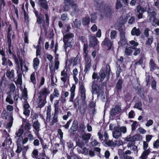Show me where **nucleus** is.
I'll list each match as a JSON object with an SVG mask.
<instances>
[{
    "mask_svg": "<svg viewBox=\"0 0 159 159\" xmlns=\"http://www.w3.org/2000/svg\"><path fill=\"white\" fill-rule=\"evenodd\" d=\"M58 121L57 115L54 114V116L52 118V120L51 122V125L53 124L57 123Z\"/></svg>",
    "mask_w": 159,
    "mask_h": 159,
    "instance_id": "4c0bfd02",
    "label": "nucleus"
},
{
    "mask_svg": "<svg viewBox=\"0 0 159 159\" xmlns=\"http://www.w3.org/2000/svg\"><path fill=\"white\" fill-rule=\"evenodd\" d=\"M122 81L121 79H119L116 84V88L118 89H120L122 87Z\"/></svg>",
    "mask_w": 159,
    "mask_h": 159,
    "instance_id": "79ce46f5",
    "label": "nucleus"
},
{
    "mask_svg": "<svg viewBox=\"0 0 159 159\" xmlns=\"http://www.w3.org/2000/svg\"><path fill=\"white\" fill-rule=\"evenodd\" d=\"M71 115V113L70 111H68L67 115H65L63 116V119L64 120H66Z\"/></svg>",
    "mask_w": 159,
    "mask_h": 159,
    "instance_id": "bf43d9fd",
    "label": "nucleus"
},
{
    "mask_svg": "<svg viewBox=\"0 0 159 159\" xmlns=\"http://www.w3.org/2000/svg\"><path fill=\"white\" fill-rule=\"evenodd\" d=\"M153 146L154 148H157L159 146V139H157L154 143Z\"/></svg>",
    "mask_w": 159,
    "mask_h": 159,
    "instance_id": "0e129e2a",
    "label": "nucleus"
},
{
    "mask_svg": "<svg viewBox=\"0 0 159 159\" xmlns=\"http://www.w3.org/2000/svg\"><path fill=\"white\" fill-rule=\"evenodd\" d=\"M113 137L115 139H118L121 135V133L118 129V128L112 132Z\"/></svg>",
    "mask_w": 159,
    "mask_h": 159,
    "instance_id": "5701e85b",
    "label": "nucleus"
},
{
    "mask_svg": "<svg viewBox=\"0 0 159 159\" xmlns=\"http://www.w3.org/2000/svg\"><path fill=\"white\" fill-rule=\"evenodd\" d=\"M123 2H124L125 4L128 3V2L127 3H125V0H124L123 1H122V0H117L116 4V8L117 9L120 8L122 7L121 3Z\"/></svg>",
    "mask_w": 159,
    "mask_h": 159,
    "instance_id": "cd10ccee",
    "label": "nucleus"
},
{
    "mask_svg": "<svg viewBox=\"0 0 159 159\" xmlns=\"http://www.w3.org/2000/svg\"><path fill=\"white\" fill-rule=\"evenodd\" d=\"M7 59L5 57H2V64L3 66H6L7 65Z\"/></svg>",
    "mask_w": 159,
    "mask_h": 159,
    "instance_id": "8fccbe9b",
    "label": "nucleus"
},
{
    "mask_svg": "<svg viewBox=\"0 0 159 159\" xmlns=\"http://www.w3.org/2000/svg\"><path fill=\"white\" fill-rule=\"evenodd\" d=\"M138 130L140 134H143L146 133V130L142 127L139 128Z\"/></svg>",
    "mask_w": 159,
    "mask_h": 159,
    "instance_id": "774afa93",
    "label": "nucleus"
},
{
    "mask_svg": "<svg viewBox=\"0 0 159 159\" xmlns=\"http://www.w3.org/2000/svg\"><path fill=\"white\" fill-rule=\"evenodd\" d=\"M64 3L65 4L64 7V11H68L69 10V8L68 6H70L74 11L71 12L70 15L74 16L77 14V12L79 11V9L77 7V5L74 2L71 1L70 0H64Z\"/></svg>",
    "mask_w": 159,
    "mask_h": 159,
    "instance_id": "7ed1b4c3",
    "label": "nucleus"
},
{
    "mask_svg": "<svg viewBox=\"0 0 159 159\" xmlns=\"http://www.w3.org/2000/svg\"><path fill=\"white\" fill-rule=\"evenodd\" d=\"M81 22L80 21L76 19L74 22V24H72L73 26L75 27L76 28H79L81 25Z\"/></svg>",
    "mask_w": 159,
    "mask_h": 159,
    "instance_id": "58836bf2",
    "label": "nucleus"
},
{
    "mask_svg": "<svg viewBox=\"0 0 159 159\" xmlns=\"http://www.w3.org/2000/svg\"><path fill=\"white\" fill-rule=\"evenodd\" d=\"M50 93V92L48 89L46 88H44L40 91L37 100V102L39 107H42L46 103V97Z\"/></svg>",
    "mask_w": 159,
    "mask_h": 159,
    "instance_id": "f03ea898",
    "label": "nucleus"
},
{
    "mask_svg": "<svg viewBox=\"0 0 159 159\" xmlns=\"http://www.w3.org/2000/svg\"><path fill=\"white\" fill-rule=\"evenodd\" d=\"M47 107L46 120L45 122L46 125H47L48 123L50 122L51 117V111L52 110L50 105L48 106Z\"/></svg>",
    "mask_w": 159,
    "mask_h": 159,
    "instance_id": "f8f14e48",
    "label": "nucleus"
},
{
    "mask_svg": "<svg viewBox=\"0 0 159 159\" xmlns=\"http://www.w3.org/2000/svg\"><path fill=\"white\" fill-rule=\"evenodd\" d=\"M98 41L95 36H91L89 39V46L90 47H93L96 45L98 43Z\"/></svg>",
    "mask_w": 159,
    "mask_h": 159,
    "instance_id": "a211bd4d",
    "label": "nucleus"
},
{
    "mask_svg": "<svg viewBox=\"0 0 159 159\" xmlns=\"http://www.w3.org/2000/svg\"><path fill=\"white\" fill-rule=\"evenodd\" d=\"M104 45L107 46L108 48V49H110L112 45V43L110 40L107 38H105L104 40Z\"/></svg>",
    "mask_w": 159,
    "mask_h": 159,
    "instance_id": "c85d7f7f",
    "label": "nucleus"
},
{
    "mask_svg": "<svg viewBox=\"0 0 159 159\" xmlns=\"http://www.w3.org/2000/svg\"><path fill=\"white\" fill-rule=\"evenodd\" d=\"M129 43L130 45V48L132 49H135V48H136V46H138L139 45L138 43L133 40L129 41Z\"/></svg>",
    "mask_w": 159,
    "mask_h": 159,
    "instance_id": "473e14b6",
    "label": "nucleus"
},
{
    "mask_svg": "<svg viewBox=\"0 0 159 159\" xmlns=\"http://www.w3.org/2000/svg\"><path fill=\"white\" fill-rule=\"evenodd\" d=\"M12 143L11 139L10 138H7L4 142L2 143V146L3 147L7 145H11Z\"/></svg>",
    "mask_w": 159,
    "mask_h": 159,
    "instance_id": "2f4dec72",
    "label": "nucleus"
},
{
    "mask_svg": "<svg viewBox=\"0 0 159 159\" xmlns=\"http://www.w3.org/2000/svg\"><path fill=\"white\" fill-rule=\"evenodd\" d=\"M117 128H118V125L116 124H111L110 125L109 129L111 130L115 129V130Z\"/></svg>",
    "mask_w": 159,
    "mask_h": 159,
    "instance_id": "a18cd8bd",
    "label": "nucleus"
},
{
    "mask_svg": "<svg viewBox=\"0 0 159 159\" xmlns=\"http://www.w3.org/2000/svg\"><path fill=\"white\" fill-rule=\"evenodd\" d=\"M31 124L27 122L25 125V130H29L31 128Z\"/></svg>",
    "mask_w": 159,
    "mask_h": 159,
    "instance_id": "4d7b16f0",
    "label": "nucleus"
},
{
    "mask_svg": "<svg viewBox=\"0 0 159 159\" xmlns=\"http://www.w3.org/2000/svg\"><path fill=\"white\" fill-rule=\"evenodd\" d=\"M117 36V32L115 30H112L110 33V37L112 39H116Z\"/></svg>",
    "mask_w": 159,
    "mask_h": 159,
    "instance_id": "ea45409f",
    "label": "nucleus"
},
{
    "mask_svg": "<svg viewBox=\"0 0 159 159\" xmlns=\"http://www.w3.org/2000/svg\"><path fill=\"white\" fill-rule=\"evenodd\" d=\"M74 37L73 34L70 33L65 35L63 37V41L64 42V49L66 51L68 47H70L72 45L71 43L69 41L71 40V39Z\"/></svg>",
    "mask_w": 159,
    "mask_h": 159,
    "instance_id": "20e7f679",
    "label": "nucleus"
},
{
    "mask_svg": "<svg viewBox=\"0 0 159 159\" xmlns=\"http://www.w3.org/2000/svg\"><path fill=\"white\" fill-rule=\"evenodd\" d=\"M140 0H132L130 3V4L131 6H134L135 5L136 3H140Z\"/></svg>",
    "mask_w": 159,
    "mask_h": 159,
    "instance_id": "6e6d98bb",
    "label": "nucleus"
},
{
    "mask_svg": "<svg viewBox=\"0 0 159 159\" xmlns=\"http://www.w3.org/2000/svg\"><path fill=\"white\" fill-rule=\"evenodd\" d=\"M61 19L63 20H68V18L67 16V14H63L61 16Z\"/></svg>",
    "mask_w": 159,
    "mask_h": 159,
    "instance_id": "338daca9",
    "label": "nucleus"
},
{
    "mask_svg": "<svg viewBox=\"0 0 159 159\" xmlns=\"http://www.w3.org/2000/svg\"><path fill=\"white\" fill-rule=\"evenodd\" d=\"M105 74L104 70L102 69L99 72L98 76L94 72L92 75V78L93 80L97 79L98 81L101 82L102 81L105 77Z\"/></svg>",
    "mask_w": 159,
    "mask_h": 159,
    "instance_id": "6e6552de",
    "label": "nucleus"
},
{
    "mask_svg": "<svg viewBox=\"0 0 159 159\" xmlns=\"http://www.w3.org/2000/svg\"><path fill=\"white\" fill-rule=\"evenodd\" d=\"M28 148L29 147L28 146H25L23 145H22V153L24 156H25L26 152Z\"/></svg>",
    "mask_w": 159,
    "mask_h": 159,
    "instance_id": "603ef678",
    "label": "nucleus"
},
{
    "mask_svg": "<svg viewBox=\"0 0 159 159\" xmlns=\"http://www.w3.org/2000/svg\"><path fill=\"white\" fill-rule=\"evenodd\" d=\"M33 127L37 132V134H38L40 130V123L37 120L34 121L33 123Z\"/></svg>",
    "mask_w": 159,
    "mask_h": 159,
    "instance_id": "6ab92c4d",
    "label": "nucleus"
},
{
    "mask_svg": "<svg viewBox=\"0 0 159 159\" xmlns=\"http://www.w3.org/2000/svg\"><path fill=\"white\" fill-rule=\"evenodd\" d=\"M35 80V74L33 73L30 75V80L33 84H34L36 83Z\"/></svg>",
    "mask_w": 159,
    "mask_h": 159,
    "instance_id": "69168bd1",
    "label": "nucleus"
},
{
    "mask_svg": "<svg viewBox=\"0 0 159 159\" xmlns=\"http://www.w3.org/2000/svg\"><path fill=\"white\" fill-rule=\"evenodd\" d=\"M24 52L22 50V49L18 50L17 52V57L18 58V60L20 63V66L21 68V70L23 71H27L28 70V68L25 65H24L23 66V60L22 58V56L23 55Z\"/></svg>",
    "mask_w": 159,
    "mask_h": 159,
    "instance_id": "39448f33",
    "label": "nucleus"
},
{
    "mask_svg": "<svg viewBox=\"0 0 159 159\" xmlns=\"http://www.w3.org/2000/svg\"><path fill=\"white\" fill-rule=\"evenodd\" d=\"M142 103L141 102H138L136 103L134 106V108H137L139 110L142 111Z\"/></svg>",
    "mask_w": 159,
    "mask_h": 159,
    "instance_id": "a19ab883",
    "label": "nucleus"
},
{
    "mask_svg": "<svg viewBox=\"0 0 159 159\" xmlns=\"http://www.w3.org/2000/svg\"><path fill=\"white\" fill-rule=\"evenodd\" d=\"M16 69L17 71V73H18V78L17 80V83L18 84L20 85H21L22 84V74L21 73H19V70H20L18 69V68L16 67Z\"/></svg>",
    "mask_w": 159,
    "mask_h": 159,
    "instance_id": "bb28decb",
    "label": "nucleus"
},
{
    "mask_svg": "<svg viewBox=\"0 0 159 159\" xmlns=\"http://www.w3.org/2000/svg\"><path fill=\"white\" fill-rule=\"evenodd\" d=\"M23 128V126L22 125H21L20 128L18 130L16 133V135L17 137L21 136L23 134L24 132Z\"/></svg>",
    "mask_w": 159,
    "mask_h": 159,
    "instance_id": "72a5a7b5",
    "label": "nucleus"
},
{
    "mask_svg": "<svg viewBox=\"0 0 159 159\" xmlns=\"http://www.w3.org/2000/svg\"><path fill=\"white\" fill-rule=\"evenodd\" d=\"M138 126L137 122L136 121H134L131 125V128L132 131L134 130L137 128Z\"/></svg>",
    "mask_w": 159,
    "mask_h": 159,
    "instance_id": "5fc2aeb1",
    "label": "nucleus"
},
{
    "mask_svg": "<svg viewBox=\"0 0 159 159\" xmlns=\"http://www.w3.org/2000/svg\"><path fill=\"white\" fill-rule=\"evenodd\" d=\"M85 59V66L84 71L86 73L90 69L91 66V60L90 57L86 56Z\"/></svg>",
    "mask_w": 159,
    "mask_h": 159,
    "instance_id": "4468645a",
    "label": "nucleus"
},
{
    "mask_svg": "<svg viewBox=\"0 0 159 159\" xmlns=\"http://www.w3.org/2000/svg\"><path fill=\"white\" fill-rule=\"evenodd\" d=\"M6 101L7 102H8L10 104H12L13 103L11 96L10 95H8L7 96L6 99Z\"/></svg>",
    "mask_w": 159,
    "mask_h": 159,
    "instance_id": "49530a36",
    "label": "nucleus"
},
{
    "mask_svg": "<svg viewBox=\"0 0 159 159\" xmlns=\"http://www.w3.org/2000/svg\"><path fill=\"white\" fill-rule=\"evenodd\" d=\"M128 18L125 16H123L121 17L118 20L119 23L121 25H122L125 23L127 21Z\"/></svg>",
    "mask_w": 159,
    "mask_h": 159,
    "instance_id": "c756f323",
    "label": "nucleus"
},
{
    "mask_svg": "<svg viewBox=\"0 0 159 159\" xmlns=\"http://www.w3.org/2000/svg\"><path fill=\"white\" fill-rule=\"evenodd\" d=\"M7 42L8 44V52L9 54L10 55H13V59L15 61V63L16 65V68H18V69H20V66H19V62L18 60V58H16V56H15L14 55H13L12 52V50L11 49V40L10 39V36L9 35L7 37Z\"/></svg>",
    "mask_w": 159,
    "mask_h": 159,
    "instance_id": "0eeeda50",
    "label": "nucleus"
},
{
    "mask_svg": "<svg viewBox=\"0 0 159 159\" xmlns=\"http://www.w3.org/2000/svg\"><path fill=\"white\" fill-rule=\"evenodd\" d=\"M32 156L33 157L37 158L38 157V151L36 149H34L32 152Z\"/></svg>",
    "mask_w": 159,
    "mask_h": 159,
    "instance_id": "3c124183",
    "label": "nucleus"
},
{
    "mask_svg": "<svg viewBox=\"0 0 159 159\" xmlns=\"http://www.w3.org/2000/svg\"><path fill=\"white\" fill-rule=\"evenodd\" d=\"M118 129L121 132L125 134L126 132L127 129L125 127L122 126L120 127H118Z\"/></svg>",
    "mask_w": 159,
    "mask_h": 159,
    "instance_id": "864d4df0",
    "label": "nucleus"
},
{
    "mask_svg": "<svg viewBox=\"0 0 159 159\" xmlns=\"http://www.w3.org/2000/svg\"><path fill=\"white\" fill-rule=\"evenodd\" d=\"M121 111V108L119 105H116L111 110L110 114L112 116H115L120 113Z\"/></svg>",
    "mask_w": 159,
    "mask_h": 159,
    "instance_id": "ddd939ff",
    "label": "nucleus"
},
{
    "mask_svg": "<svg viewBox=\"0 0 159 159\" xmlns=\"http://www.w3.org/2000/svg\"><path fill=\"white\" fill-rule=\"evenodd\" d=\"M91 134L90 133L84 134L82 135V138L85 143H87L90 139Z\"/></svg>",
    "mask_w": 159,
    "mask_h": 159,
    "instance_id": "b1692460",
    "label": "nucleus"
},
{
    "mask_svg": "<svg viewBox=\"0 0 159 159\" xmlns=\"http://www.w3.org/2000/svg\"><path fill=\"white\" fill-rule=\"evenodd\" d=\"M75 85L73 84L70 89V97L69 99V102H73V99L75 96Z\"/></svg>",
    "mask_w": 159,
    "mask_h": 159,
    "instance_id": "f3484780",
    "label": "nucleus"
},
{
    "mask_svg": "<svg viewBox=\"0 0 159 159\" xmlns=\"http://www.w3.org/2000/svg\"><path fill=\"white\" fill-rule=\"evenodd\" d=\"M131 34L132 35L139 36L140 34L139 29V28L137 29L135 27H134L131 30Z\"/></svg>",
    "mask_w": 159,
    "mask_h": 159,
    "instance_id": "393cba45",
    "label": "nucleus"
},
{
    "mask_svg": "<svg viewBox=\"0 0 159 159\" xmlns=\"http://www.w3.org/2000/svg\"><path fill=\"white\" fill-rule=\"evenodd\" d=\"M14 71L13 70H7L6 73V75L11 80H13L14 78Z\"/></svg>",
    "mask_w": 159,
    "mask_h": 159,
    "instance_id": "aec40b11",
    "label": "nucleus"
},
{
    "mask_svg": "<svg viewBox=\"0 0 159 159\" xmlns=\"http://www.w3.org/2000/svg\"><path fill=\"white\" fill-rule=\"evenodd\" d=\"M89 18L88 17H86L83 19L82 23L84 25L88 24L89 23Z\"/></svg>",
    "mask_w": 159,
    "mask_h": 159,
    "instance_id": "c03bdc74",
    "label": "nucleus"
},
{
    "mask_svg": "<svg viewBox=\"0 0 159 159\" xmlns=\"http://www.w3.org/2000/svg\"><path fill=\"white\" fill-rule=\"evenodd\" d=\"M96 2L95 4V7L99 8L100 11L101 15L102 17H108L111 14V7L109 4H106L104 6L102 3L100 1L102 0H94Z\"/></svg>",
    "mask_w": 159,
    "mask_h": 159,
    "instance_id": "f257e3e1",
    "label": "nucleus"
},
{
    "mask_svg": "<svg viewBox=\"0 0 159 159\" xmlns=\"http://www.w3.org/2000/svg\"><path fill=\"white\" fill-rule=\"evenodd\" d=\"M92 88L93 94L98 93L99 96H103L104 93L100 89L99 87L95 83V81L92 82Z\"/></svg>",
    "mask_w": 159,
    "mask_h": 159,
    "instance_id": "1a4fd4ad",
    "label": "nucleus"
},
{
    "mask_svg": "<svg viewBox=\"0 0 159 159\" xmlns=\"http://www.w3.org/2000/svg\"><path fill=\"white\" fill-rule=\"evenodd\" d=\"M148 13V18L149 22L151 23L152 25H154L156 24V19L155 18L156 13L155 12L153 11L152 12H149L150 9H148L147 11Z\"/></svg>",
    "mask_w": 159,
    "mask_h": 159,
    "instance_id": "9d476101",
    "label": "nucleus"
},
{
    "mask_svg": "<svg viewBox=\"0 0 159 159\" xmlns=\"http://www.w3.org/2000/svg\"><path fill=\"white\" fill-rule=\"evenodd\" d=\"M26 134L30 141H32L34 139V136L32 134L31 131H28L26 133Z\"/></svg>",
    "mask_w": 159,
    "mask_h": 159,
    "instance_id": "de8ad7c7",
    "label": "nucleus"
},
{
    "mask_svg": "<svg viewBox=\"0 0 159 159\" xmlns=\"http://www.w3.org/2000/svg\"><path fill=\"white\" fill-rule=\"evenodd\" d=\"M118 43L119 45L120 46H125L127 43L125 37V33L123 31L120 32V40Z\"/></svg>",
    "mask_w": 159,
    "mask_h": 159,
    "instance_id": "9b49d317",
    "label": "nucleus"
},
{
    "mask_svg": "<svg viewBox=\"0 0 159 159\" xmlns=\"http://www.w3.org/2000/svg\"><path fill=\"white\" fill-rule=\"evenodd\" d=\"M132 53V48L130 47L126 48L125 50V53L127 56L131 55Z\"/></svg>",
    "mask_w": 159,
    "mask_h": 159,
    "instance_id": "e433bc0d",
    "label": "nucleus"
},
{
    "mask_svg": "<svg viewBox=\"0 0 159 159\" xmlns=\"http://www.w3.org/2000/svg\"><path fill=\"white\" fill-rule=\"evenodd\" d=\"M150 66L151 71H153L156 68L155 63L152 60L150 61Z\"/></svg>",
    "mask_w": 159,
    "mask_h": 159,
    "instance_id": "37998d69",
    "label": "nucleus"
},
{
    "mask_svg": "<svg viewBox=\"0 0 159 159\" xmlns=\"http://www.w3.org/2000/svg\"><path fill=\"white\" fill-rule=\"evenodd\" d=\"M8 120L10 121L7 124L6 128L10 129L11 127L13 121V118L11 115H10L8 117Z\"/></svg>",
    "mask_w": 159,
    "mask_h": 159,
    "instance_id": "7c9ffc66",
    "label": "nucleus"
},
{
    "mask_svg": "<svg viewBox=\"0 0 159 159\" xmlns=\"http://www.w3.org/2000/svg\"><path fill=\"white\" fill-rule=\"evenodd\" d=\"M17 148L16 151V152L18 153H20L22 151V145L19 143H17Z\"/></svg>",
    "mask_w": 159,
    "mask_h": 159,
    "instance_id": "c9c22d12",
    "label": "nucleus"
},
{
    "mask_svg": "<svg viewBox=\"0 0 159 159\" xmlns=\"http://www.w3.org/2000/svg\"><path fill=\"white\" fill-rule=\"evenodd\" d=\"M39 64V60L37 58H35L33 59V66L35 70H37Z\"/></svg>",
    "mask_w": 159,
    "mask_h": 159,
    "instance_id": "a878e982",
    "label": "nucleus"
},
{
    "mask_svg": "<svg viewBox=\"0 0 159 159\" xmlns=\"http://www.w3.org/2000/svg\"><path fill=\"white\" fill-rule=\"evenodd\" d=\"M150 152L149 149L147 150H144L142 153L141 156L140 157V159H147L148 156Z\"/></svg>",
    "mask_w": 159,
    "mask_h": 159,
    "instance_id": "412c9836",
    "label": "nucleus"
},
{
    "mask_svg": "<svg viewBox=\"0 0 159 159\" xmlns=\"http://www.w3.org/2000/svg\"><path fill=\"white\" fill-rule=\"evenodd\" d=\"M23 98L25 101H26L27 99V93L25 89H24V90Z\"/></svg>",
    "mask_w": 159,
    "mask_h": 159,
    "instance_id": "052dcab7",
    "label": "nucleus"
},
{
    "mask_svg": "<svg viewBox=\"0 0 159 159\" xmlns=\"http://www.w3.org/2000/svg\"><path fill=\"white\" fill-rule=\"evenodd\" d=\"M153 136L151 135H147L146 136V140L147 142H149L152 139Z\"/></svg>",
    "mask_w": 159,
    "mask_h": 159,
    "instance_id": "680f3d73",
    "label": "nucleus"
},
{
    "mask_svg": "<svg viewBox=\"0 0 159 159\" xmlns=\"http://www.w3.org/2000/svg\"><path fill=\"white\" fill-rule=\"evenodd\" d=\"M137 10L139 13H143L144 11V8L140 5L137 6Z\"/></svg>",
    "mask_w": 159,
    "mask_h": 159,
    "instance_id": "13d9d810",
    "label": "nucleus"
},
{
    "mask_svg": "<svg viewBox=\"0 0 159 159\" xmlns=\"http://www.w3.org/2000/svg\"><path fill=\"white\" fill-rule=\"evenodd\" d=\"M39 3L41 7L46 10L48 9V6L46 0H39Z\"/></svg>",
    "mask_w": 159,
    "mask_h": 159,
    "instance_id": "4be33fe9",
    "label": "nucleus"
},
{
    "mask_svg": "<svg viewBox=\"0 0 159 159\" xmlns=\"http://www.w3.org/2000/svg\"><path fill=\"white\" fill-rule=\"evenodd\" d=\"M99 139L101 142L107 143L109 139V136L107 132L102 129H100L98 133Z\"/></svg>",
    "mask_w": 159,
    "mask_h": 159,
    "instance_id": "423d86ee",
    "label": "nucleus"
},
{
    "mask_svg": "<svg viewBox=\"0 0 159 159\" xmlns=\"http://www.w3.org/2000/svg\"><path fill=\"white\" fill-rule=\"evenodd\" d=\"M2 115L3 117H4L5 119H7L9 113L6 110L4 109L2 111Z\"/></svg>",
    "mask_w": 159,
    "mask_h": 159,
    "instance_id": "09e8293b",
    "label": "nucleus"
},
{
    "mask_svg": "<svg viewBox=\"0 0 159 159\" xmlns=\"http://www.w3.org/2000/svg\"><path fill=\"white\" fill-rule=\"evenodd\" d=\"M61 80L65 83L68 78V73L66 69H64L61 73Z\"/></svg>",
    "mask_w": 159,
    "mask_h": 159,
    "instance_id": "dca6fc26",
    "label": "nucleus"
},
{
    "mask_svg": "<svg viewBox=\"0 0 159 159\" xmlns=\"http://www.w3.org/2000/svg\"><path fill=\"white\" fill-rule=\"evenodd\" d=\"M79 90L81 94V99L82 101H84L86 98V90L83 85L81 84L80 86Z\"/></svg>",
    "mask_w": 159,
    "mask_h": 159,
    "instance_id": "2eb2a0df",
    "label": "nucleus"
},
{
    "mask_svg": "<svg viewBox=\"0 0 159 159\" xmlns=\"http://www.w3.org/2000/svg\"><path fill=\"white\" fill-rule=\"evenodd\" d=\"M37 22L38 24L41 25L42 26H44V20L42 17L40 16H37Z\"/></svg>",
    "mask_w": 159,
    "mask_h": 159,
    "instance_id": "f704fd0d",
    "label": "nucleus"
},
{
    "mask_svg": "<svg viewBox=\"0 0 159 159\" xmlns=\"http://www.w3.org/2000/svg\"><path fill=\"white\" fill-rule=\"evenodd\" d=\"M53 95L55 97L58 98L59 96V93L57 89H54V92L53 93Z\"/></svg>",
    "mask_w": 159,
    "mask_h": 159,
    "instance_id": "e2e57ef3",
    "label": "nucleus"
}]
</instances>
